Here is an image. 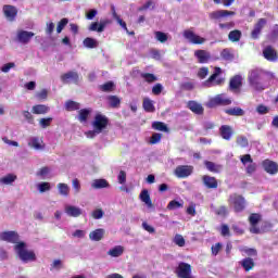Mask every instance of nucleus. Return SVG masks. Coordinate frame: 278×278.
<instances>
[{
  "mask_svg": "<svg viewBox=\"0 0 278 278\" xmlns=\"http://www.w3.org/2000/svg\"><path fill=\"white\" fill-rule=\"evenodd\" d=\"M179 207H184V204L176 200H172L167 204V210H179Z\"/></svg>",
  "mask_w": 278,
  "mask_h": 278,
  "instance_id": "obj_52",
  "label": "nucleus"
},
{
  "mask_svg": "<svg viewBox=\"0 0 278 278\" xmlns=\"http://www.w3.org/2000/svg\"><path fill=\"white\" fill-rule=\"evenodd\" d=\"M237 144L238 147H241V149H247V147H249V139L244 136H238Z\"/></svg>",
  "mask_w": 278,
  "mask_h": 278,
  "instance_id": "obj_46",
  "label": "nucleus"
},
{
  "mask_svg": "<svg viewBox=\"0 0 278 278\" xmlns=\"http://www.w3.org/2000/svg\"><path fill=\"white\" fill-rule=\"evenodd\" d=\"M220 55L223 60H233V54H231V51H229V49H224Z\"/></svg>",
  "mask_w": 278,
  "mask_h": 278,
  "instance_id": "obj_59",
  "label": "nucleus"
},
{
  "mask_svg": "<svg viewBox=\"0 0 278 278\" xmlns=\"http://www.w3.org/2000/svg\"><path fill=\"white\" fill-rule=\"evenodd\" d=\"M48 190H51V185L49 182H41L39 185V192H47Z\"/></svg>",
  "mask_w": 278,
  "mask_h": 278,
  "instance_id": "obj_64",
  "label": "nucleus"
},
{
  "mask_svg": "<svg viewBox=\"0 0 278 278\" xmlns=\"http://www.w3.org/2000/svg\"><path fill=\"white\" fill-rule=\"evenodd\" d=\"M223 73L220 67H215L214 73L204 81V86L212 88V86H223L225 84L224 78H217ZM217 78V79H216Z\"/></svg>",
  "mask_w": 278,
  "mask_h": 278,
  "instance_id": "obj_5",
  "label": "nucleus"
},
{
  "mask_svg": "<svg viewBox=\"0 0 278 278\" xmlns=\"http://www.w3.org/2000/svg\"><path fill=\"white\" fill-rule=\"evenodd\" d=\"M3 14L8 21H15L16 16L18 15V9L14 5L5 4L3 7Z\"/></svg>",
  "mask_w": 278,
  "mask_h": 278,
  "instance_id": "obj_15",
  "label": "nucleus"
},
{
  "mask_svg": "<svg viewBox=\"0 0 278 278\" xmlns=\"http://www.w3.org/2000/svg\"><path fill=\"white\" fill-rule=\"evenodd\" d=\"M262 166L268 175H277L278 174V164L275 161L271 160H264L262 162Z\"/></svg>",
  "mask_w": 278,
  "mask_h": 278,
  "instance_id": "obj_14",
  "label": "nucleus"
},
{
  "mask_svg": "<svg viewBox=\"0 0 278 278\" xmlns=\"http://www.w3.org/2000/svg\"><path fill=\"white\" fill-rule=\"evenodd\" d=\"M14 249L24 264H27L28 262H36V252H34V250H27V243L20 241L14 245Z\"/></svg>",
  "mask_w": 278,
  "mask_h": 278,
  "instance_id": "obj_2",
  "label": "nucleus"
},
{
  "mask_svg": "<svg viewBox=\"0 0 278 278\" xmlns=\"http://www.w3.org/2000/svg\"><path fill=\"white\" fill-rule=\"evenodd\" d=\"M202 184L207 190H216V188H218V180L214 176L203 175Z\"/></svg>",
  "mask_w": 278,
  "mask_h": 278,
  "instance_id": "obj_13",
  "label": "nucleus"
},
{
  "mask_svg": "<svg viewBox=\"0 0 278 278\" xmlns=\"http://www.w3.org/2000/svg\"><path fill=\"white\" fill-rule=\"evenodd\" d=\"M219 135L222 136L223 140H231V138H233V127L229 125H222L219 127Z\"/></svg>",
  "mask_w": 278,
  "mask_h": 278,
  "instance_id": "obj_20",
  "label": "nucleus"
},
{
  "mask_svg": "<svg viewBox=\"0 0 278 278\" xmlns=\"http://www.w3.org/2000/svg\"><path fill=\"white\" fill-rule=\"evenodd\" d=\"M140 77L147 84H154V81H157V76H155V74H152V73H141Z\"/></svg>",
  "mask_w": 278,
  "mask_h": 278,
  "instance_id": "obj_39",
  "label": "nucleus"
},
{
  "mask_svg": "<svg viewBox=\"0 0 278 278\" xmlns=\"http://www.w3.org/2000/svg\"><path fill=\"white\" fill-rule=\"evenodd\" d=\"M53 122L52 117L41 118L39 121V125L42 129H47V127H51V123Z\"/></svg>",
  "mask_w": 278,
  "mask_h": 278,
  "instance_id": "obj_48",
  "label": "nucleus"
},
{
  "mask_svg": "<svg viewBox=\"0 0 278 278\" xmlns=\"http://www.w3.org/2000/svg\"><path fill=\"white\" fill-rule=\"evenodd\" d=\"M248 257H257V250L254 248H245L241 250Z\"/></svg>",
  "mask_w": 278,
  "mask_h": 278,
  "instance_id": "obj_50",
  "label": "nucleus"
},
{
  "mask_svg": "<svg viewBox=\"0 0 278 278\" xmlns=\"http://www.w3.org/2000/svg\"><path fill=\"white\" fill-rule=\"evenodd\" d=\"M108 125H110V118H108V116L101 113L96 114L92 122L93 129H97V131L102 132L103 129H108Z\"/></svg>",
  "mask_w": 278,
  "mask_h": 278,
  "instance_id": "obj_4",
  "label": "nucleus"
},
{
  "mask_svg": "<svg viewBox=\"0 0 278 278\" xmlns=\"http://www.w3.org/2000/svg\"><path fill=\"white\" fill-rule=\"evenodd\" d=\"M206 105L211 109L218 108L220 105H231V99L225 98L224 93H219L214 98H211Z\"/></svg>",
  "mask_w": 278,
  "mask_h": 278,
  "instance_id": "obj_6",
  "label": "nucleus"
},
{
  "mask_svg": "<svg viewBox=\"0 0 278 278\" xmlns=\"http://www.w3.org/2000/svg\"><path fill=\"white\" fill-rule=\"evenodd\" d=\"M194 56L199 61L200 64H207L212 58V54L206 50H195Z\"/></svg>",
  "mask_w": 278,
  "mask_h": 278,
  "instance_id": "obj_22",
  "label": "nucleus"
},
{
  "mask_svg": "<svg viewBox=\"0 0 278 278\" xmlns=\"http://www.w3.org/2000/svg\"><path fill=\"white\" fill-rule=\"evenodd\" d=\"M192 173H194V166L192 165H178L174 170V175L178 179H186L190 177Z\"/></svg>",
  "mask_w": 278,
  "mask_h": 278,
  "instance_id": "obj_7",
  "label": "nucleus"
},
{
  "mask_svg": "<svg viewBox=\"0 0 278 278\" xmlns=\"http://www.w3.org/2000/svg\"><path fill=\"white\" fill-rule=\"evenodd\" d=\"M105 236V229L98 228L89 233V239L93 242H101V239Z\"/></svg>",
  "mask_w": 278,
  "mask_h": 278,
  "instance_id": "obj_23",
  "label": "nucleus"
},
{
  "mask_svg": "<svg viewBox=\"0 0 278 278\" xmlns=\"http://www.w3.org/2000/svg\"><path fill=\"white\" fill-rule=\"evenodd\" d=\"M218 27L219 29H233V27H236V23L235 22L219 23Z\"/></svg>",
  "mask_w": 278,
  "mask_h": 278,
  "instance_id": "obj_57",
  "label": "nucleus"
},
{
  "mask_svg": "<svg viewBox=\"0 0 278 278\" xmlns=\"http://www.w3.org/2000/svg\"><path fill=\"white\" fill-rule=\"evenodd\" d=\"M142 108H143L144 112H148V113L155 112V105L153 104V100H151L149 98L143 99Z\"/></svg>",
  "mask_w": 278,
  "mask_h": 278,
  "instance_id": "obj_33",
  "label": "nucleus"
},
{
  "mask_svg": "<svg viewBox=\"0 0 278 278\" xmlns=\"http://www.w3.org/2000/svg\"><path fill=\"white\" fill-rule=\"evenodd\" d=\"M36 34L27 30H18L17 31V40L22 45H28V42L33 39Z\"/></svg>",
  "mask_w": 278,
  "mask_h": 278,
  "instance_id": "obj_21",
  "label": "nucleus"
},
{
  "mask_svg": "<svg viewBox=\"0 0 278 278\" xmlns=\"http://www.w3.org/2000/svg\"><path fill=\"white\" fill-rule=\"evenodd\" d=\"M59 188V192L60 194H62V197H68L71 189L68 188V185L64 184V182H60L58 185Z\"/></svg>",
  "mask_w": 278,
  "mask_h": 278,
  "instance_id": "obj_44",
  "label": "nucleus"
},
{
  "mask_svg": "<svg viewBox=\"0 0 278 278\" xmlns=\"http://www.w3.org/2000/svg\"><path fill=\"white\" fill-rule=\"evenodd\" d=\"M184 38H186V40H189V42H191V45H204L205 42V38L194 34V31H192L191 29H186L182 33Z\"/></svg>",
  "mask_w": 278,
  "mask_h": 278,
  "instance_id": "obj_9",
  "label": "nucleus"
},
{
  "mask_svg": "<svg viewBox=\"0 0 278 278\" xmlns=\"http://www.w3.org/2000/svg\"><path fill=\"white\" fill-rule=\"evenodd\" d=\"M117 180H118V184H126L127 181V173H125V170H121L118 176H117Z\"/></svg>",
  "mask_w": 278,
  "mask_h": 278,
  "instance_id": "obj_61",
  "label": "nucleus"
},
{
  "mask_svg": "<svg viewBox=\"0 0 278 278\" xmlns=\"http://www.w3.org/2000/svg\"><path fill=\"white\" fill-rule=\"evenodd\" d=\"M98 11L96 9L89 10V12L86 13L87 21H92L94 16H97Z\"/></svg>",
  "mask_w": 278,
  "mask_h": 278,
  "instance_id": "obj_63",
  "label": "nucleus"
},
{
  "mask_svg": "<svg viewBox=\"0 0 278 278\" xmlns=\"http://www.w3.org/2000/svg\"><path fill=\"white\" fill-rule=\"evenodd\" d=\"M240 265L245 270V273H249L255 268V261H253L251 257H245L240 262Z\"/></svg>",
  "mask_w": 278,
  "mask_h": 278,
  "instance_id": "obj_27",
  "label": "nucleus"
},
{
  "mask_svg": "<svg viewBox=\"0 0 278 278\" xmlns=\"http://www.w3.org/2000/svg\"><path fill=\"white\" fill-rule=\"evenodd\" d=\"M263 58L267 60V62H277L278 61V51L273 46H266L263 48Z\"/></svg>",
  "mask_w": 278,
  "mask_h": 278,
  "instance_id": "obj_11",
  "label": "nucleus"
},
{
  "mask_svg": "<svg viewBox=\"0 0 278 278\" xmlns=\"http://www.w3.org/2000/svg\"><path fill=\"white\" fill-rule=\"evenodd\" d=\"M49 106L45 104H37L33 106V114H47Z\"/></svg>",
  "mask_w": 278,
  "mask_h": 278,
  "instance_id": "obj_43",
  "label": "nucleus"
},
{
  "mask_svg": "<svg viewBox=\"0 0 278 278\" xmlns=\"http://www.w3.org/2000/svg\"><path fill=\"white\" fill-rule=\"evenodd\" d=\"M228 204L232 205L237 214H240V212H244V210L247 208V200L244 199V197L238 193H232L229 195Z\"/></svg>",
  "mask_w": 278,
  "mask_h": 278,
  "instance_id": "obj_3",
  "label": "nucleus"
},
{
  "mask_svg": "<svg viewBox=\"0 0 278 278\" xmlns=\"http://www.w3.org/2000/svg\"><path fill=\"white\" fill-rule=\"evenodd\" d=\"M103 210L101 208H98V210H94L92 213H91V216L92 218H94V220H99L101 218H103Z\"/></svg>",
  "mask_w": 278,
  "mask_h": 278,
  "instance_id": "obj_58",
  "label": "nucleus"
},
{
  "mask_svg": "<svg viewBox=\"0 0 278 278\" xmlns=\"http://www.w3.org/2000/svg\"><path fill=\"white\" fill-rule=\"evenodd\" d=\"M265 26L266 18H260L251 31V38H253V40H257V38H260V34H262V29H264Z\"/></svg>",
  "mask_w": 278,
  "mask_h": 278,
  "instance_id": "obj_19",
  "label": "nucleus"
},
{
  "mask_svg": "<svg viewBox=\"0 0 278 278\" xmlns=\"http://www.w3.org/2000/svg\"><path fill=\"white\" fill-rule=\"evenodd\" d=\"M61 81L63 84H71V81H73V84H79V74H77V72L70 71L61 75Z\"/></svg>",
  "mask_w": 278,
  "mask_h": 278,
  "instance_id": "obj_17",
  "label": "nucleus"
},
{
  "mask_svg": "<svg viewBox=\"0 0 278 278\" xmlns=\"http://www.w3.org/2000/svg\"><path fill=\"white\" fill-rule=\"evenodd\" d=\"M154 35H155L156 40H159V42L164 43L168 40V35H166L163 31H155Z\"/></svg>",
  "mask_w": 278,
  "mask_h": 278,
  "instance_id": "obj_49",
  "label": "nucleus"
},
{
  "mask_svg": "<svg viewBox=\"0 0 278 278\" xmlns=\"http://www.w3.org/2000/svg\"><path fill=\"white\" fill-rule=\"evenodd\" d=\"M115 88H116V85L112 80H109L103 85L99 86V90H101V92H114Z\"/></svg>",
  "mask_w": 278,
  "mask_h": 278,
  "instance_id": "obj_36",
  "label": "nucleus"
},
{
  "mask_svg": "<svg viewBox=\"0 0 278 278\" xmlns=\"http://www.w3.org/2000/svg\"><path fill=\"white\" fill-rule=\"evenodd\" d=\"M174 242L178 247H186V239H184V236H181V235H176Z\"/></svg>",
  "mask_w": 278,
  "mask_h": 278,
  "instance_id": "obj_55",
  "label": "nucleus"
},
{
  "mask_svg": "<svg viewBox=\"0 0 278 278\" xmlns=\"http://www.w3.org/2000/svg\"><path fill=\"white\" fill-rule=\"evenodd\" d=\"M16 179H17L16 175L8 174L7 176H3L2 178H0V184H2V186H12V184H14Z\"/></svg>",
  "mask_w": 278,
  "mask_h": 278,
  "instance_id": "obj_32",
  "label": "nucleus"
},
{
  "mask_svg": "<svg viewBox=\"0 0 278 278\" xmlns=\"http://www.w3.org/2000/svg\"><path fill=\"white\" fill-rule=\"evenodd\" d=\"M214 213L216 214V216H222L223 218H225L227 214H229V210L227 208V206L222 205L215 208Z\"/></svg>",
  "mask_w": 278,
  "mask_h": 278,
  "instance_id": "obj_45",
  "label": "nucleus"
},
{
  "mask_svg": "<svg viewBox=\"0 0 278 278\" xmlns=\"http://www.w3.org/2000/svg\"><path fill=\"white\" fill-rule=\"evenodd\" d=\"M227 16H236L235 11H227V10H218L213 11L208 14L211 21H220L222 18H227Z\"/></svg>",
  "mask_w": 278,
  "mask_h": 278,
  "instance_id": "obj_12",
  "label": "nucleus"
},
{
  "mask_svg": "<svg viewBox=\"0 0 278 278\" xmlns=\"http://www.w3.org/2000/svg\"><path fill=\"white\" fill-rule=\"evenodd\" d=\"M204 166L210 173H220L223 166L212 161H204Z\"/></svg>",
  "mask_w": 278,
  "mask_h": 278,
  "instance_id": "obj_29",
  "label": "nucleus"
},
{
  "mask_svg": "<svg viewBox=\"0 0 278 278\" xmlns=\"http://www.w3.org/2000/svg\"><path fill=\"white\" fill-rule=\"evenodd\" d=\"M123 253H125V248L123 245H116L109 250L108 255H111V257H121Z\"/></svg>",
  "mask_w": 278,
  "mask_h": 278,
  "instance_id": "obj_35",
  "label": "nucleus"
},
{
  "mask_svg": "<svg viewBox=\"0 0 278 278\" xmlns=\"http://www.w3.org/2000/svg\"><path fill=\"white\" fill-rule=\"evenodd\" d=\"M161 141H162V134L160 132H154L150 137V144H157Z\"/></svg>",
  "mask_w": 278,
  "mask_h": 278,
  "instance_id": "obj_51",
  "label": "nucleus"
},
{
  "mask_svg": "<svg viewBox=\"0 0 278 278\" xmlns=\"http://www.w3.org/2000/svg\"><path fill=\"white\" fill-rule=\"evenodd\" d=\"M240 88H242V76H232L229 80V90L231 92H240Z\"/></svg>",
  "mask_w": 278,
  "mask_h": 278,
  "instance_id": "obj_16",
  "label": "nucleus"
},
{
  "mask_svg": "<svg viewBox=\"0 0 278 278\" xmlns=\"http://www.w3.org/2000/svg\"><path fill=\"white\" fill-rule=\"evenodd\" d=\"M110 108L116 109L121 108V98L117 96H109L108 97Z\"/></svg>",
  "mask_w": 278,
  "mask_h": 278,
  "instance_id": "obj_42",
  "label": "nucleus"
},
{
  "mask_svg": "<svg viewBox=\"0 0 278 278\" xmlns=\"http://www.w3.org/2000/svg\"><path fill=\"white\" fill-rule=\"evenodd\" d=\"M241 38H242V31L241 30L235 29V30H231L228 34V40L230 42H240Z\"/></svg>",
  "mask_w": 278,
  "mask_h": 278,
  "instance_id": "obj_37",
  "label": "nucleus"
},
{
  "mask_svg": "<svg viewBox=\"0 0 278 278\" xmlns=\"http://www.w3.org/2000/svg\"><path fill=\"white\" fill-rule=\"evenodd\" d=\"M162 90H164V87L162 84L157 83L152 87V93L159 97V94H162Z\"/></svg>",
  "mask_w": 278,
  "mask_h": 278,
  "instance_id": "obj_54",
  "label": "nucleus"
},
{
  "mask_svg": "<svg viewBox=\"0 0 278 278\" xmlns=\"http://www.w3.org/2000/svg\"><path fill=\"white\" fill-rule=\"evenodd\" d=\"M110 23V20H100V23L93 22L89 26V31H98L99 34H101V31H104L105 27H108Z\"/></svg>",
  "mask_w": 278,
  "mask_h": 278,
  "instance_id": "obj_18",
  "label": "nucleus"
},
{
  "mask_svg": "<svg viewBox=\"0 0 278 278\" xmlns=\"http://www.w3.org/2000/svg\"><path fill=\"white\" fill-rule=\"evenodd\" d=\"M92 114V109H81L78 111L79 123H88V117Z\"/></svg>",
  "mask_w": 278,
  "mask_h": 278,
  "instance_id": "obj_30",
  "label": "nucleus"
},
{
  "mask_svg": "<svg viewBox=\"0 0 278 278\" xmlns=\"http://www.w3.org/2000/svg\"><path fill=\"white\" fill-rule=\"evenodd\" d=\"M68 25V18L64 17L62 18L56 26V34H62V30L64 29V27H66Z\"/></svg>",
  "mask_w": 278,
  "mask_h": 278,
  "instance_id": "obj_47",
  "label": "nucleus"
},
{
  "mask_svg": "<svg viewBox=\"0 0 278 278\" xmlns=\"http://www.w3.org/2000/svg\"><path fill=\"white\" fill-rule=\"evenodd\" d=\"M241 160V163H243L244 165L247 164H253V157H251V154H245V155H242L240 157Z\"/></svg>",
  "mask_w": 278,
  "mask_h": 278,
  "instance_id": "obj_62",
  "label": "nucleus"
},
{
  "mask_svg": "<svg viewBox=\"0 0 278 278\" xmlns=\"http://www.w3.org/2000/svg\"><path fill=\"white\" fill-rule=\"evenodd\" d=\"M187 108H189L193 114L201 115L204 112L203 105L199 104L197 101H189Z\"/></svg>",
  "mask_w": 278,
  "mask_h": 278,
  "instance_id": "obj_24",
  "label": "nucleus"
},
{
  "mask_svg": "<svg viewBox=\"0 0 278 278\" xmlns=\"http://www.w3.org/2000/svg\"><path fill=\"white\" fill-rule=\"evenodd\" d=\"M152 129H154V131H164V134H168L170 131L164 122H153Z\"/></svg>",
  "mask_w": 278,
  "mask_h": 278,
  "instance_id": "obj_31",
  "label": "nucleus"
},
{
  "mask_svg": "<svg viewBox=\"0 0 278 278\" xmlns=\"http://www.w3.org/2000/svg\"><path fill=\"white\" fill-rule=\"evenodd\" d=\"M49 97V91L47 89H42L41 91L36 93V98L39 99V101H45Z\"/></svg>",
  "mask_w": 278,
  "mask_h": 278,
  "instance_id": "obj_53",
  "label": "nucleus"
},
{
  "mask_svg": "<svg viewBox=\"0 0 278 278\" xmlns=\"http://www.w3.org/2000/svg\"><path fill=\"white\" fill-rule=\"evenodd\" d=\"M0 240L2 242H9L10 244H18L21 237L16 231H3L0 233Z\"/></svg>",
  "mask_w": 278,
  "mask_h": 278,
  "instance_id": "obj_10",
  "label": "nucleus"
},
{
  "mask_svg": "<svg viewBox=\"0 0 278 278\" xmlns=\"http://www.w3.org/2000/svg\"><path fill=\"white\" fill-rule=\"evenodd\" d=\"M81 108V104H79V102L73 101V100H68L65 103V110L66 112H76L77 110H79Z\"/></svg>",
  "mask_w": 278,
  "mask_h": 278,
  "instance_id": "obj_38",
  "label": "nucleus"
},
{
  "mask_svg": "<svg viewBox=\"0 0 278 278\" xmlns=\"http://www.w3.org/2000/svg\"><path fill=\"white\" fill-rule=\"evenodd\" d=\"M83 45L87 49H97V47H99V43L96 41V39L91 37L85 38Z\"/></svg>",
  "mask_w": 278,
  "mask_h": 278,
  "instance_id": "obj_40",
  "label": "nucleus"
},
{
  "mask_svg": "<svg viewBox=\"0 0 278 278\" xmlns=\"http://www.w3.org/2000/svg\"><path fill=\"white\" fill-rule=\"evenodd\" d=\"M91 188H94V190H101L102 188H110V182H108L105 179H96L91 184Z\"/></svg>",
  "mask_w": 278,
  "mask_h": 278,
  "instance_id": "obj_34",
  "label": "nucleus"
},
{
  "mask_svg": "<svg viewBox=\"0 0 278 278\" xmlns=\"http://www.w3.org/2000/svg\"><path fill=\"white\" fill-rule=\"evenodd\" d=\"M262 220V215L260 213H252L249 216V223H250V233H262V230L257 226L260 222Z\"/></svg>",
  "mask_w": 278,
  "mask_h": 278,
  "instance_id": "obj_8",
  "label": "nucleus"
},
{
  "mask_svg": "<svg viewBox=\"0 0 278 278\" xmlns=\"http://www.w3.org/2000/svg\"><path fill=\"white\" fill-rule=\"evenodd\" d=\"M228 116H244V110L235 106L225 111Z\"/></svg>",
  "mask_w": 278,
  "mask_h": 278,
  "instance_id": "obj_41",
  "label": "nucleus"
},
{
  "mask_svg": "<svg viewBox=\"0 0 278 278\" xmlns=\"http://www.w3.org/2000/svg\"><path fill=\"white\" fill-rule=\"evenodd\" d=\"M207 75H210V68H207V67H202L198 72V77L200 79H205L207 77Z\"/></svg>",
  "mask_w": 278,
  "mask_h": 278,
  "instance_id": "obj_56",
  "label": "nucleus"
},
{
  "mask_svg": "<svg viewBox=\"0 0 278 278\" xmlns=\"http://www.w3.org/2000/svg\"><path fill=\"white\" fill-rule=\"evenodd\" d=\"M28 146L36 149V151H42V149H45V141L38 137H33L28 142Z\"/></svg>",
  "mask_w": 278,
  "mask_h": 278,
  "instance_id": "obj_25",
  "label": "nucleus"
},
{
  "mask_svg": "<svg viewBox=\"0 0 278 278\" xmlns=\"http://www.w3.org/2000/svg\"><path fill=\"white\" fill-rule=\"evenodd\" d=\"M220 249H223V243L220 242L216 243L215 245H212V255H218V253H220Z\"/></svg>",
  "mask_w": 278,
  "mask_h": 278,
  "instance_id": "obj_60",
  "label": "nucleus"
},
{
  "mask_svg": "<svg viewBox=\"0 0 278 278\" xmlns=\"http://www.w3.org/2000/svg\"><path fill=\"white\" fill-rule=\"evenodd\" d=\"M65 213L67 216H72V218H79V216H81V208L68 205L65 207Z\"/></svg>",
  "mask_w": 278,
  "mask_h": 278,
  "instance_id": "obj_26",
  "label": "nucleus"
},
{
  "mask_svg": "<svg viewBox=\"0 0 278 278\" xmlns=\"http://www.w3.org/2000/svg\"><path fill=\"white\" fill-rule=\"evenodd\" d=\"M268 77H270V73L255 67L248 73V84L253 90L262 92L263 90H266V81H268Z\"/></svg>",
  "mask_w": 278,
  "mask_h": 278,
  "instance_id": "obj_1",
  "label": "nucleus"
},
{
  "mask_svg": "<svg viewBox=\"0 0 278 278\" xmlns=\"http://www.w3.org/2000/svg\"><path fill=\"white\" fill-rule=\"evenodd\" d=\"M140 201L147 204L148 207H153V201H151V194H149V190L143 189L139 194Z\"/></svg>",
  "mask_w": 278,
  "mask_h": 278,
  "instance_id": "obj_28",
  "label": "nucleus"
}]
</instances>
